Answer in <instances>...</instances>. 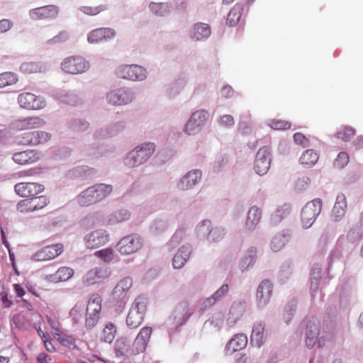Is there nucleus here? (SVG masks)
Returning a JSON list of instances; mask_svg holds the SVG:
<instances>
[{
  "label": "nucleus",
  "mask_w": 363,
  "mask_h": 363,
  "mask_svg": "<svg viewBox=\"0 0 363 363\" xmlns=\"http://www.w3.org/2000/svg\"><path fill=\"white\" fill-rule=\"evenodd\" d=\"M113 190L111 184L98 183L81 191L75 201L80 206H89L104 200L111 195Z\"/></svg>",
  "instance_id": "obj_1"
},
{
  "label": "nucleus",
  "mask_w": 363,
  "mask_h": 363,
  "mask_svg": "<svg viewBox=\"0 0 363 363\" xmlns=\"http://www.w3.org/2000/svg\"><path fill=\"white\" fill-rule=\"evenodd\" d=\"M156 145L152 142H145L137 145L123 157V164L128 169L135 168L146 163L153 155Z\"/></svg>",
  "instance_id": "obj_2"
},
{
  "label": "nucleus",
  "mask_w": 363,
  "mask_h": 363,
  "mask_svg": "<svg viewBox=\"0 0 363 363\" xmlns=\"http://www.w3.org/2000/svg\"><path fill=\"white\" fill-rule=\"evenodd\" d=\"M330 337V333L321 330L319 319L312 318L307 320L305 329V343L308 349L313 348L316 344L319 347H323Z\"/></svg>",
  "instance_id": "obj_3"
},
{
  "label": "nucleus",
  "mask_w": 363,
  "mask_h": 363,
  "mask_svg": "<svg viewBox=\"0 0 363 363\" xmlns=\"http://www.w3.org/2000/svg\"><path fill=\"white\" fill-rule=\"evenodd\" d=\"M91 68L90 62L80 55L65 57L60 63L61 70L68 74L79 75L87 72Z\"/></svg>",
  "instance_id": "obj_4"
},
{
  "label": "nucleus",
  "mask_w": 363,
  "mask_h": 363,
  "mask_svg": "<svg viewBox=\"0 0 363 363\" xmlns=\"http://www.w3.org/2000/svg\"><path fill=\"white\" fill-rule=\"evenodd\" d=\"M135 99V91L126 86L111 89L105 95L106 103L113 106H127L133 103Z\"/></svg>",
  "instance_id": "obj_5"
},
{
  "label": "nucleus",
  "mask_w": 363,
  "mask_h": 363,
  "mask_svg": "<svg viewBox=\"0 0 363 363\" xmlns=\"http://www.w3.org/2000/svg\"><path fill=\"white\" fill-rule=\"evenodd\" d=\"M210 117L208 111L201 108L194 111L185 123L183 132L187 135L199 133L206 125Z\"/></svg>",
  "instance_id": "obj_6"
},
{
  "label": "nucleus",
  "mask_w": 363,
  "mask_h": 363,
  "mask_svg": "<svg viewBox=\"0 0 363 363\" xmlns=\"http://www.w3.org/2000/svg\"><path fill=\"white\" fill-rule=\"evenodd\" d=\"M146 309V298L142 296L137 297L132 303L127 315L128 326L131 328H138L143 323Z\"/></svg>",
  "instance_id": "obj_7"
},
{
  "label": "nucleus",
  "mask_w": 363,
  "mask_h": 363,
  "mask_svg": "<svg viewBox=\"0 0 363 363\" xmlns=\"http://www.w3.org/2000/svg\"><path fill=\"white\" fill-rule=\"evenodd\" d=\"M116 74L120 78L132 82H143L148 75L144 67L135 64L121 65L117 67Z\"/></svg>",
  "instance_id": "obj_8"
},
{
  "label": "nucleus",
  "mask_w": 363,
  "mask_h": 363,
  "mask_svg": "<svg viewBox=\"0 0 363 363\" xmlns=\"http://www.w3.org/2000/svg\"><path fill=\"white\" fill-rule=\"evenodd\" d=\"M144 245L143 238L138 234L132 233L122 238L116 245L118 251L124 255L134 254L140 250Z\"/></svg>",
  "instance_id": "obj_9"
},
{
  "label": "nucleus",
  "mask_w": 363,
  "mask_h": 363,
  "mask_svg": "<svg viewBox=\"0 0 363 363\" xmlns=\"http://www.w3.org/2000/svg\"><path fill=\"white\" fill-rule=\"evenodd\" d=\"M322 210L320 199H316L308 202L302 208L301 213V221L304 229H308L314 223L315 220Z\"/></svg>",
  "instance_id": "obj_10"
},
{
  "label": "nucleus",
  "mask_w": 363,
  "mask_h": 363,
  "mask_svg": "<svg viewBox=\"0 0 363 363\" xmlns=\"http://www.w3.org/2000/svg\"><path fill=\"white\" fill-rule=\"evenodd\" d=\"M101 311V298L97 294L91 295L89 298L86 318L85 327L87 329L94 328L100 319V314Z\"/></svg>",
  "instance_id": "obj_11"
},
{
  "label": "nucleus",
  "mask_w": 363,
  "mask_h": 363,
  "mask_svg": "<svg viewBox=\"0 0 363 363\" xmlns=\"http://www.w3.org/2000/svg\"><path fill=\"white\" fill-rule=\"evenodd\" d=\"M194 312V307L189 301L184 300L176 305L169 320L174 327H179L188 321Z\"/></svg>",
  "instance_id": "obj_12"
},
{
  "label": "nucleus",
  "mask_w": 363,
  "mask_h": 363,
  "mask_svg": "<svg viewBox=\"0 0 363 363\" xmlns=\"http://www.w3.org/2000/svg\"><path fill=\"white\" fill-rule=\"evenodd\" d=\"M133 285L130 277L122 279L115 286L112 292V301L118 305L119 312H121L128 300V294Z\"/></svg>",
  "instance_id": "obj_13"
},
{
  "label": "nucleus",
  "mask_w": 363,
  "mask_h": 363,
  "mask_svg": "<svg viewBox=\"0 0 363 363\" xmlns=\"http://www.w3.org/2000/svg\"><path fill=\"white\" fill-rule=\"evenodd\" d=\"M45 124L46 122L43 118L39 116H30L12 121L9 124V128L13 131L18 132L42 128Z\"/></svg>",
  "instance_id": "obj_14"
},
{
  "label": "nucleus",
  "mask_w": 363,
  "mask_h": 363,
  "mask_svg": "<svg viewBox=\"0 0 363 363\" xmlns=\"http://www.w3.org/2000/svg\"><path fill=\"white\" fill-rule=\"evenodd\" d=\"M110 235L105 229L92 230L84 235L83 242L87 249L93 250L105 245L109 240Z\"/></svg>",
  "instance_id": "obj_15"
},
{
  "label": "nucleus",
  "mask_w": 363,
  "mask_h": 363,
  "mask_svg": "<svg viewBox=\"0 0 363 363\" xmlns=\"http://www.w3.org/2000/svg\"><path fill=\"white\" fill-rule=\"evenodd\" d=\"M273 292V284L268 279L262 280L258 285L255 294L256 306L263 310L269 304Z\"/></svg>",
  "instance_id": "obj_16"
},
{
  "label": "nucleus",
  "mask_w": 363,
  "mask_h": 363,
  "mask_svg": "<svg viewBox=\"0 0 363 363\" xmlns=\"http://www.w3.org/2000/svg\"><path fill=\"white\" fill-rule=\"evenodd\" d=\"M203 172L199 169H194L182 176L177 183L179 191H189L199 185L202 180Z\"/></svg>",
  "instance_id": "obj_17"
},
{
  "label": "nucleus",
  "mask_w": 363,
  "mask_h": 363,
  "mask_svg": "<svg viewBox=\"0 0 363 363\" xmlns=\"http://www.w3.org/2000/svg\"><path fill=\"white\" fill-rule=\"evenodd\" d=\"M111 274L107 267H96L89 269L82 277V282L86 286H91L103 282Z\"/></svg>",
  "instance_id": "obj_18"
},
{
  "label": "nucleus",
  "mask_w": 363,
  "mask_h": 363,
  "mask_svg": "<svg viewBox=\"0 0 363 363\" xmlns=\"http://www.w3.org/2000/svg\"><path fill=\"white\" fill-rule=\"evenodd\" d=\"M18 103L21 107L28 110L43 109L47 104L44 97L30 92L20 94L18 96Z\"/></svg>",
  "instance_id": "obj_19"
},
{
  "label": "nucleus",
  "mask_w": 363,
  "mask_h": 363,
  "mask_svg": "<svg viewBox=\"0 0 363 363\" xmlns=\"http://www.w3.org/2000/svg\"><path fill=\"white\" fill-rule=\"evenodd\" d=\"M60 13V8L53 4L38 7L29 11V17L33 21L54 20Z\"/></svg>",
  "instance_id": "obj_20"
},
{
  "label": "nucleus",
  "mask_w": 363,
  "mask_h": 363,
  "mask_svg": "<svg viewBox=\"0 0 363 363\" xmlns=\"http://www.w3.org/2000/svg\"><path fill=\"white\" fill-rule=\"evenodd\" d=\"M271 160V154L269 148L266 146L259 148L257 152L254 163L255 172L260 176L266 174L269 169Z\"/></svg>",
  "instance_id": "obj_21"
},
{
  "label": "nucleus",
  "mask_w": 363,
  "mask_h": 363,
  "mask_svg": "<svg viewBox=\"0 0 363 363\" xmlns=\"http://www.w3.org/2000/svg\"><path fill=\"white\" fill-rule=\"evenodd\" d=\"M62 251L63 245L60 243L46 246L34 253L31 257V259L35 262L50 260L61 255Z\"/></svg>",
  "instance_id": "obj_22"
},
{
  "label": "nucleus",
  "mask_w": 363,
  "mask_h": 363,
  "mask_svg": "<svg viewBox=\"0 0 363 363\" xmlns=\"http://www.w3.org/2000/svg\"><path fill=\"white\" fill-rule=\"evenodd\" d=\"M262 217L261 208L255 205L247 211L244 223V230L246 233H252L258 227Z\"/></svg>",
  "instance_id": "obj_23"
},
{
  "label": "nucleus",
  "mask_w": 363,
  "mask_h": 363,
  "mask_svg": "<svg viewBox=\"0 0 363 363\" xmlns=\"http://www.w3.org/2000/svg\"><path fill=\"white\" fill-rule=\"evenodd\" d=\"M116 36V31L111 28H99L87 33V41L90 44H96L102 41L112 40Z\"/></svg>",
  "instance_id": "obj_24"
},
{
  "label": "nucleus",
  "mask_w": 363,
  "mask_h": 363,
  "mask_svg": "<svg viewBox=\"0 0 363 363\" xmlns=\"http://www.w3.org/2000/svg\"><path fill=\"white\" fill-rule=\"evenodd\" d=\"M14 190L21 197H32L43 192L44 186L35 182H20L14 186Z\"/></svg>",
  "instance_id": "obj_25"
},
{
  "label": "nucleus",
  "mask_w": 363,
  "mask_h": 363,
  "mask_svg": "<svg viewBox=\"0 0 363 363\" xmlns=\"http://www.w3.org/2000/svg\"><path fill=\"white\" fill-rule=\"evenodd\" d=\"M246 310V302L245 301H235L229 310L226 319L227 325L232 328L241 319Z\"/></svg>",
  "instance_id": "obj_26"
},
{
  "label": "nucleus",
  "mask_w": 363,
  "mask_h": 363,
  "mask_svg": "<svg viewBox=\"0 0 363 363\" xmlns=\"http://www.w3.org/2000/svg\"><path fill=\"white\" fill-rule=\"evenodd\" d=\"M230 286L228 284H223L212 296L206 298L201 304L199 311L203 313L206 310L214 306L216 303L224 298L229 292Z\"/></svg>",
  "instance_id": "obj_27"
},
{
  "label": "nucleus",
  "mask_w": 363,
  "mask_h": 363,
  "mask_svg": "<svg viewBox=\"0 0 363 363\" xmlns=\"http://www.w3.org/2000/svg\"><path fill=\"white\" fill-rule=\"evenodd\" d=\"M192 250V246L189 244L181 246L172 258V264L173 268L175 269L183 268L189 261Z\"/></svg>",
  "instance_id": "obj_28"
},
{
  "label": "nucleus",
  "mask_w": 363,
  "mask_h": 363,
  "mask_svg": "<svg viewBox=\"0 0 363 363\" xmlns=\"http://www.w3.org/2000/svg\"><path fill=\"white\" fill-rule=\"evenodd\" d=\"M211 28L207 23L199 22L194 24L189 31V38L194 41H202L209 38Z\"/></svg>",
  "instance_id": "obj_29"
},
{
  "label": "nucleus",
  "mask_w": 363,
  "mask_h": 363,
  "mask_svg": "<svg viewBox=\"0 0 363 363\" xmlns=\"http://www.w3.org/2000/svg\"><path fill=\"white\" fill-rule=\"evenodd\" d=\"M151 334L152 328L150 327H144L140 330L132 345L134 354H138L145 350Z\"/></svg>",
  "instance_id": "obj_30"
},
{
  "label": "nucleus",
  "mask_w": 363,
  "mask_h": 363,
  "mask_svg": "<svg viewBox=\"0 0 363 363\" xmlns=\"http://www.w3.org/2000/svg\"><path fill=\"white\" fill-rule=\"evenodd\" d=\"M347 208V203L345 194H337L334 206L331 212V219L334 222H340L344 218Z\"/></svg>",
  "instance_id": "obj_31"
},
{
  "label": "nucleus",
  "mask_w": 363,
  "mask_h": 363,
  "mask_svg": "<svg viewBox=\"0 0 363 363\" xmlns=\"http://www.w3.org/2000/svg\"><path fill=\"white\" fill-rule=\"evenodd\" d=\"M291 231L289 230H283L274 235L270 241V249L277 252L281 251L291 238Z\"/></svg>",
  "instance_id": "obj_32"
},
{
  "label": "nucleus",
  "mask_w": 363,
  "mask_h": 363,
  "mask_svg": "<svg viewBox=\"0 0 363 363\" xmlns=\"http://www.w3.org/2000/svg\"><path fill=\"white\" fill-rule=\"evenodd\" d=\"M41 157L40 152L35 150H28L18 152L13 155L12 160L18 164H31L38 161Z\"/></svg>",
  "instance_id": "obj_33"
},
{
  "label": "nucleus",
  "mask_w": 363,
  "mask_h": 363,
  "mask_svg": "<svg viewBox=\"0 0 363 363\" xmlns=\"http://www.w3.org/2000/svg\"><path fill=\"white\" fill-rule=\"evenodd\" d=\"M257 249L250 247L239 262L238 268L241 272H245L252 267L257 259Z\"/></svg>",
  "instance_id": "obj_34"
},
{
  "label": "nucleus",
  "mask_w": 363,
  "mask_h": 363,
  "mask_svg": "<svg viewBox=\"0 0 363 363\" xmlns=\"http://www.w3.org/2000/svg\"><path fill=\"white\" fill-rule=\"evenodd\" d=\"M96 170L88 166H77L69 169L65 176L70 179H86L96 174Z\"/></svg>",
  "instance_id": "obj_35"
},
{
  "label": "nucleus",
  "mask_w": 363,
  "mask_h": 363,
  "mask_svg": "<svg viewBox=\"0 0 363 363\" xmlns=\"http://www.w3.org/2000/svg\"><path fill=\"white\" fill-rule=\"evenodd\" d=\"M188 82L186 77H179L170 83L166 89V96L169 99H175L184 90Z\"/></svg>",
  "instance_id": "obj_36"
},
{
  "label": "nucleus",
  "mask_w": 363,
  "mask_h": 363,
  "mask_svg": "<svg viewBox=\"0 0 363 363\" xmlns=\"http://www.w3.org/2000/svg\"><path fill=\"white\" fill-rule=\"evenodd\" d=\"M74 270L68 267H62L58 270L51 274H46L43 279L48 281L57 283L69 279L74 274Z\"/></svg>",
  "instance_id": "obj_37"
},
{
  "label": "nucleus",
  "mask_w": 363,
  "mask_h": 363,
  "mask_svg": "<svg viewBox=\"0 0 363 363\" xmlns=\"http://www.w3.org/2000/svg\"><path fill=\"white\" fill-rule=\"evenodd\" d=\"M247 345V337L244 333L235 335L228 342L225 350L230 354L241 350L246 347Z\"/></svg>",
  "instance_id": "obj_38"
},
{
  "label": "nucleus",
  "mask_w": 363,
  "mask_h": 363,
  "mask_svg": "<svg viewBox=\"0 0 363 363\" xmlns=\"http://www.w3.org/2000/svg\"><path fill=\"white\" fill-rule=\"evenodd\" d=\"M131 213L125 208L118 209L110 213L106 218V223L109 225H114L128 220Z\"/></svg>",
  "instance_id": "obj_39"
},
{
  "label": "nucleus",
  "mask_w": 363,
  "mask_h": 363,
  "mask_svg": "<svg viewBox=\"0 0 363 363\" xmlns=\"http://www.w3.org/2000/svg\"><path fill=\"white\" fill-rule=\"evenodd\" d=\"M264 325L261 322L254 324L251 334V342L260 347L265 342Z\"/></svg>",
  "instance_id": "obj_40"
},
{
  "label": "nucleus",
  "mask_w": 363,
  "mask_h": 363,
  "mask_svg": "<svg viewBox=\"0 0 363 363\" xmlns=\"http://www.w3.org/2000/svg\"><path fill=\"white\" fill-rule=\"evenodd\" d=\"M319 159L318 153L313 150L308 149L305 150L299 157V163L305 168H311Z\"/></svg>",
  "instance_id": "obj_41"
},
{
  "label": "nucleus",
  "mask_w": 363,
  "mask_h": 363,
  "mask_svg": "<svg viewBox=\"0 0 363 363\" xmlns=\"http://www.w3.org/2000/svg\"><path fill=\"white\" fill-rule=\"evenodd\" d=\"M321 267L318 264L313 265L310 273V289L311 296L314 297L315 293L318 291L321 279Z\"/></svg>",
  "instance_id": "obj_42"
},
{
  "label": "nucleus",
  "mask_w": 363,
  "mask_h": 363,
  "mask_svg": "<svg viewBox=\"0 0 363 363\" xmlns=\"http://www.w3.org/2000/svg\"><path fill=\"white\" fill-rule=\"evenodd\" d=\"M115 351L117 356L130 357L134 354L130 341L126 337H121L116 340Z\"/></svg>",
  "instance_id": "obj_43"
},
{
  "label": "nucleus",
  "mask_w": 363,
  "mask_h": 363,
  "mask_svg": "<svg viewBox=\"0 0 363 363\" xmlns=\"http://www.w3.org/2000/svg\"><path fill=\"white\" fill-rule=\"evenodd\" d=\"M149 9L156 16H166L172 12V6L169 2H151L149 5Z\"/></svg>",
  "instance_id": "obj_44"
},
{
  "label": "nucleus",
  "mask_w": 363,
  "mask_h": 363,
  "mask_svg": "<svg viewBox=\"0 0 363 363\" xmlns=\"http://www.w3.org/2000/svg\"><path fill=\"white\" fill-rule=\"evenodd\" d=\"M211 224V221L208 219H204L198 223L194 230L196 238L208 241V236L209 235Z\"/></svg>",
  "instance_id": "obj_45"
},
{
  "label": "nucleus",
  "mask_w": 363,
  "mask_h": 363,
  "mask_svg": "<svg viewBox=\"0 0 363 363\" xmlns=\"http://www.w3.org/2000/svg\"><path fill=\"white\" fill-rule=\"evenodd\" d=\"M227 230L222 225L213 227L211 225L209 235L208 236V242L209 243H217L220 242L225 236Z\"/></svg>",
  "instance_id": "obj_46"
},
{
  "label": "nucleus",
  "mask_w": 363,
  "mask_h": 363,
  "mask_svg": "<svg viewBox=\"0 0 363 363\" xmlns=\"http://www.w3.org/2000/svg\"><path fill=\"white\" fill-rule=\"evenodd\" d=\"M48 69V66L42 62H30L23 63L21 65V70L28 74L44 72H46Z\"/></svg>",
  "instance_id": "obj_47"
},
{
  "label": "nucleus",
  "mask_w": 363,
  "mask_h": 363,
  "mask_svg": "<svg viewBox=\"0 0 363 363\" xmlns=\"http://www.w3.org/2000/svg\"><path fill=\"white\" fill-rule=\"evenodd\" d=\"M294 264L291 260L285 261L281 266L278 273V279L281 283H285L291 277Z\"/></svg>",
  "instance_id": "obj_48"
},
{
  "label": "nucleus",
  "mask_w": 363,
  "mask_h": 363,
  "mask_svg": "<svg viewBox=\"0 0 363 363\" xmlns=\"http://www.w3.org/2000/svg\"><path fill=\"white\" fill-rule=\"evenodd\" d=\"M116 334V326L113 323H109L104 328L100 335V340L101 342L110 344L114 340Z\"/></svg>",
  "instance_id": "obj_49"
},
{
  "label": "nucleus",
  "mask_w": 363,
  "mask_h": 363,
  "mask_svg": "<svg viewBox=\"0 0 363 363\" xmlns=\"http://www.w3.org/2000/svg\"><path fill=\"white\" fill-rule=\"evenodd\" d=\"M184 230L179 229L172 236L170 240L164 246V250L170 252L173 251L184 238Z\"/></svg>",
  "instance_id": "obj_50"
},
{
  "label": "nucleus",
  "mask_w": 363,
  "mask_h": 363,
  "mask_svg": "<svg viewBox=\"0 0 363 363\" xmlns=\"http://www.w3.org/2000/svg\"><path fill=\"white\" fill-rule=\"evenodd\" d=\"M89 123L84 118H72L68 122V127L77 132H84L89 128Z\"/></svg>",
  "instance_id": "obj_51"
},
{
  "label": "nucleus",
  "mask_w": 363,
  "mask_h": 363,
  "mask_svg": "<svg viewBox=\"0 0 363 363\" xmlns=\"http://www.w3.org/2000/svg\"><path fill=\"white\" fill-rule=\"evenodd\" d=\"M224 315L222 313H216L205 323V326L213 327L215 331H218L223 325Z\"/></svg>",
  "instance_id": "obj_52"
},
{
  "label": "nucleus",
  "mask_w": 363,
  "mask_h": 363,
  "mask_svg": "<svg viewBox=\"0 0 363 363\" xmlns=\"http://www.w3.org/2000/svg\"><path fill=\"white\" fill-rule=\"evenodd\" d=\"M243 6L237 4L229 12L227 18V22L230 26H235L240 19Z\"/></svg>",
  "instance_id": "obj_53"
},
{
  "label": "nucleus",
  "mask_w": 363,
  "mask_h": 363,
  "mask_svg": "<svg viewBox=\"0 0 363 363\" xmlns=\"http://www.w3.org/2000/svg\"><path fill=\"white\" fill-rule=\"evenodd\" d=\"M168 228V223L164 219H156L150 225V232L154 235L164 233Z\"/></svg>",
  "instance_id": "obj_54"
},
{
  "label": "nucleus",
  "mask_w": 363,
  "mask_h": 363,
  "mask_svg": "<svg viewBox=\"0 0 363 363\" xmlns=\"http://www.w3.org/2000/svg\"><path fill=\"white\" fill-rule=\"evenodd\" d=\"M94 255L97 258L101 259L104 262L109 264L113 260L115 257V252L112 248L106 247L96 251Z\"/></svg>",
  "instance_id": "obj_55"
},
{
  "label": "nucleus",
  "mask_w": 363,
  "mask_h": 363,
  "mask_svg": "<svg viewBox=\"0 0 363 363\" xmlns=\"http://www.w3.org/2000/svg\"><path fill=\"white\" fill-rule=\"evenodd\" d=\"M18 77L16 74L6 72L0 74V88L14 84L17 82Z\"/></svg>",
  "instance_id": "obj_56"
},
{
  "label": "nucleus",
  "mask_w": 363,
  "mask_h": 363,
  "mask_svg": "<svg viewBox=\"0 0 363 363\" xmlns=\"http://www.w3.org/2000/svg\"><path fill=\"white\" fill-rule=\"evenodd\" d=\"M16 140L18 145L35 146L34 131L22 133Z\"/></svg>",
  "instance_id": "obj_57"
},
{
  "label": "nucleus",
  "mask_w": 363,
  "mask_h": 363,
  "mask_svg": "<svg viewBox=\"0 0 363 363\" xmlns=\"http://www.w3.org/2000/svg\"><path fill=\"white\" fill-rule=\"evenodd\" d=\"M291 211V207L289 204H284L277 208V210L272 215V220L276 222H280L282 219L286 218Z\"/></svg>",
  "instance_id": "obj_58"
},
{
  "label": "nucleus",
  "mask_w": 363,
  "mask_h": 363,
  "mask_svg": "<svg viewBox=\"0 0 363 363\" xmlns=\"http://www.w3.org/2000/svg\"><path fill=\"white\" fill-rule=\"evenodd\" d=\"M52 134L46 131H34L35 146L49 142L52 139Z\"/></svg>",
  "instance_id": "obj_59"
},
{
  "label": "nucleus",
  "mask_w": 363,
  "mask_h": 363,
  "mask_svg": "<svg viewBox=\"0 0 363 363\" xmlns=\"http://www.w3.org/2000/svg\"><path fill=\"white\" fill-rule=\"evenodd\" d=\"M355 134V130L350 126L341 127L337 132V137L344 141L350 140Z\"/></svg>",
  "instance_id": "obj_60"
},
{
  "label": "nucleus",
  "mask_w": 363,
  "mask_h": 363,
  "mask_svg": "<svg viewBox=\"0 0 363 363\" xmlns=\"http://www.w3.org/2000/svg\"><path fill=\"white\" fill-rule=\"evenodd\" d=\"M127 127V122L125 120L118 121L108 126L111 137L123 132Z\"/></svg>",
  "instance_id": "obj_61"
},
{
  "label": "nucleus",
  "mask_w": 363,
  "mask_h": 363,
  "mask_svg": "<svg viewBox=\"0 0 363 363\" xmlns=\"http://www.w3.org/2000/svg\"><path fill=\"white\" fill-rule=\"evenodd\" d=\"M107 9V6L101 4L96 6H81L79 10L83 13L89 16H95Z\"/></svg>",
  "instance_id": "obj_62"
},
{
  "label": "nucleus",
  "mask_w": 363,
  "mask_h": 363,
  "mask_svg": "<svg viewBox=\"0 0 363 363\" xmlns=\"http://www.w3.org/2000/svg\"><path fill=\"white\" fill-rule=\"evenodd\" d=\"M53 337L58 340L60 344L65 347H67L69 348H74L75 347L74 339L70 336L64 335L62 331L59 333H55V335Z\"/></svg>",
  "instance_id": "obj_63"
},
{
  "label": "nucleus",
  "mask_w": 363,
  "mask_h": 363,
  "mask_svg": "<svg viewBox=\"0 0 363 363\" xmlns=\"http://www.w3.org/2000/svg\"><path fill=\"white\" fill-rule=\"evenodd\" d=\"M296 310L295 302H291L287 304L284 308L283 318L286 324H289L292 320Z\"/></svg>",
  "instance_id": "obj_64"
}]
</instances>
